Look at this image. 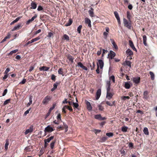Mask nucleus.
<instances>
[{
  "mask_svg": "<svg viewBox=\"0 0 157 157\" xmlns=\"http://www.w3.org/2000/svg\"><path fill=\"white\" fill-rule=\"evenodd\" d=\"M63 124L64 126V128L65 129V132H67V131L68 130V126L66 124H65L64 122H63Z\"/></svg>",
  "mask_w": 157,
  "mask_h": 157,
  "instance_id": "nucleus-38",
  "label": "nucleus"
},
{
  "mask_svg": "<svg viewBox=\"0 0 157 157\" xmlns=\"http://www.w3.org/2000/svg\"><path fill=\"white\" fill-rule=\"evenodd\" d=\"M10 69L9 68H7L4 72V74H7L10 71Z\"/></svg>",
  "mask_w": 157,
  "mask_h": 157,
  "instance_id": "nucleus-56",
  "label": "nucleus"
},
{
  "mask_svg": "<svg viewBox=\"0 0 157 157\" xmlns=\"http://www.w3.org/2000/svg\"><path fill=\"white\" fill-rule=\"evenodd\" d=\"M94 9L92 8H91L90 10H89L88 11L90 15V16L91 17L94 16Z\"/></svg>",
  "mask_w": 157,
  "mask_h": 157,
  "instance_id": "nucleus-22",
  "label": "nucleus"
},
{
  "mask_svg": "<svg viewBox=\"0 0 157 157\" xmlns=\"http://www.w3.org/2000/svg\"><path fill=\"white\" fill-rule=\"evenodd\" d=\"M21 27L20 24H18L17 25L15 26L12 30V31H14L18 29Z\"/></svg>",
  "mask_w": 157,
  "mask_h": 157,
  "instance_id": "nucleus-19",
  "label": "nucleus"
},
{
  "mask_svg": "<svg viewBox=\"0 0 157 157\" xmlns=\"http://www.w3.org/2000/svg\"><path fill=\"white\" fill-rule=\"evenodd\" d=\"M61 114L60 113H59L58 114V115L56 117L57 120H59L60 121H61Z\"/></svg>",
  "mask_w": 157,
  "mask_h": 157,
  "instance_id": "nucleus-50",
  "label": "nucleus"
},
{
  "mask_svg": "<svg viewBox=\"0 0 157 157\" xmlns=\"http://www.w3.org/2000/svg\"><path fill=\"white\" fill-rule=\"evenodd\" d=\"M143 132L144 134L146 135H149V132L148 131V128L146 127L144 128L143 130Z\"/></svg>",
  "mask_w": 157,
  "mask_h": 157,
  "instance_id": "nucleus-23",
  "label": "nucleus"
},
{
  "mask_svg": "<svg viewBox=\"0 0 157 157\" xmlns=\"http://www.w3.org/2000/svg\"><path fill=\"white\" fill-rule=\"evenodd\" d=\"M72 22L73 21L71 19H69L68 22L66 24L65 26H68L70 25L72 23Z\"/></svg>",
  "mask_w": 157,
  "mask_h": 157,
  "instance_id": "nucleus-25",
  "label": "nucleus"
},
{
  "mask_svg": "<svg viewBox=\"0 0 157 157\" xmlns=\"http://www.w3.org/2000/svg\"><path fill=\"white\" fill-rule=\"evenodd\" d=\"M103 35L105 37V38L106 39V38L107 36L108 35V33L107 32H104L103 33Z\"/></svg>",
  "mask_w": 157,
  "mask_h": 157,
  "instance_id": "nucleus-64",
  "label": "nucleus"
},
{
  "mask_svg": "<svg viewBox=\"0 0 157 157\" xmlns=\"http://www.w3.org/2000/svg\"><path fill=\"white\" fill-rule=\"evenodd\" d=\"M82 27V26L81 25H79L78 27L77 30L78 33H80Z\"/></svg>",
  "mask_w": 157,
  "mask_h": 157,
  "instance_id": "nucleus-33",
  "label": "nucleus"
},
{
  "mask_svg": "<svg viewBox=\"0 0 157 157\" xmlns=\"http://www.w3.org/2000/svg\"><path fill=\"white\" fill-rule=\"evenodd\" d=\"M128 146L129 147H131L132 148L133 147V144L132 142L128 144Z\"/></svg>",
  "mask_w": 157,
  "mask_h": 157,
  "instance_id": "nucleus-58",
  "label": "nucleus"
},
{
  "mask_svg": "<svg viewBox=\"0 0 157 157\" xmlns=\"http://www.w3.org/2000/svg\"><path fill=\"white\" fill-rule=\"evenodd\" d=\"M121 100H125L126 99H129L130 98V97L129 96H122L121 98Z\"/></svg>",
  "mask_w": 157,
  "mask_h": 157,
  "instance_id": "nucleus-41",
  "label": "nucleus"
},
{
  "mask_svg": "<svg viewBox=\"0 0 157 157\" xmlns=\"http://www.w3.org/2000/svg\"><path fill=\"white\" fill-rule=\"evenodd\" d=\"M63 37L64 39L66 40H69V37L67 35L64 34L63 35Z\"/></svg>",
  "mask_w": 157,
  "mask_h": 157,
  "instance_id": "nucleus-43",
  "label": "nucleus"
},
{
  "mask_svg": "<svg viewBox=\"0 0 157 157\" xmlns=\"http://www.w3.org/2000/svg\"><path fill=\"white\" fill-rule=\"evenodd\" d=\"M106 135L108 137H110L113 136V133L112 132L107 133H106Z\"/></svg>",
  "mask_w": 157,
  "mask_h": 157,
  "instance_id": "nucleus-46",
  "label": "nucleus"
},
{
  "mask_svg": "<svg viewBox=\"0 0 157 157\" xmlns=\"http://www.w3.org/2000/svg\"><path fill=\"white\" fill-rule=\"evenodd\" d=\"M123 23L124 25L127 24L129 22L127 21V20L125 18H123Z\"/></svg>",
  "mask_w": 157,
  "mask_h": 157,
  "instance_id": "nucleus-57",
  "label": "nucleus"
},
{
  "mask_svg": "<svg viewBox=\"0 0 157 157\" xmlns=\"http://www.w3.org/2000/svg\"><path fill=\"white\" fill-rule=\"evenodd\" d=\"M85 22L86 24H88V26L89 27H91V21L90 19L88 18L85 19Z\"/></svg>",
  "mask_w": 157,
  "mask_h": 157,
  "instance_id": "nucleus-6",
  "label": "nucleus"
},
{
  "mask_svg": "<svg viewBox=\"0 0 157 157\" xmlns=\"http://www.w3.org/2000/svg\"><path fill=\"white\" fill-rule=\"evenodd\" d=\"M110 41H111V43L113 45L114 47V48L116 49H118L117 46L114 40L113 39H111Z\"/></svg>",
  "mask_w": 157,
  "mask_h": 157,
  "instance_id": "nucleus-16",
  "label": "nucleus"
},
{
  "mask_svg": "<svg viewBox=\"0 0 157 157\" xmlns=\"http://www.w3.org/2000/svg\"><path fill=\"white\" fill-rule=\"evenodd\" d=\"M10 33H8L7 35L1 41V43H3L6 41L7 39H9L10 38Z\"/></svg>",
  "mask_w": 157,
  "mask_h": 157,
  "instance_id": "nucleus-18",
  "label": "nucleus"
},
{
  "mask_svg": "<svg viewBox=\"0 0 157 157\" xmlns=\"http://www.w3.org/2000/svg\"><path fill=\"white\" fill-rule=\"evenodd\" d=\"M50 68L48 67H47L46 66H43L41 67H40L39 69L40 71H47Z\"/></svg>",
  "mask_w": 157,
  "mask_h": 157,
  "instance_id": "nucleus-14",
  "label": "nucleus"
},
{
  "mask_svg": "<svg viewBox=\"0 0 157 157\" xmlns=\"http://www.w3.org/2000/svg\"><path fill=\"white\" fill-rule=\"evenodd\" d=\"M108 139V137L106 136H104L102 137L101 139V142H104L105 141Z\"/></svg>",
  "mask_w": 157,
  "mask_h": 157,
  "instance_id": "nucleus-34",
  "label": "nucleus"
},
{
  "mask_svg": "<svg viewBox=\"0 0 157 157\" xmlns=\"http://www.w3.org/2000/svg\"><path fill=\"white\" fill-rule=\"evenodd\" d=\"M98 107L99 110L101 111H102L103 110L104 108L101 105H98Z\"/></svg>",
  "mask_w": 157,
  "mask_h": 157,
  "instance_id": "nucleus-47",
  "label": "nucleus"
},
{
  "mask_svg": "<svg viewBox=\"0 0 157 157\" xmlns=\"http://www.w3.org/2000/svg\"><path fill=\"white\" fill-rule=\"evenodd\" d=\"M58 72L59 74L63 76H64V75L63 73V69L62 68H60L58 70Z\"/></svg>",
  "mask_w": 157,
  "mask_h": 157,
  "instance_id": "nucleus-30",
  "label": "nucleus"
},
{
  "mask_svg": "<svg viewBox=\"0 0 157 157\" xmlns=\"http://www.w3.org/2000/svg\"><path fill=\"white\" fill-rule=\"evenodd\" d=\"M92 64V65H91L90 63H89V64L88 66V67H90V69L91 70H93L95 67V64L94 62H93Z\"/></svg>",
  "mask_w": 157,
  "mask_h": 157,
  "instance_id": "nucleus-28",
  "label": "nucleus"
},
{
  "mask_svg": "<svg viewBox=\"0 0 157 157\" xmlns=\"http://www.w3.org/2000/svg\"><path fill=\"white\" fill-rule=\"evenodd\" d=\"M54 130V129L52 127H51L50 125H48L45 128L44 131L45 132H51Z\"/></svg>",
  "mask_w": 157,
  "mask_h": 157,
  "instance_id": "nucleus-2",
  "label": "nucleus"
},
{
  "mask_svg": "<svg viewBox=\"0 0 157 157\" xmlns=\"http://www.w3.org/2000/svg\"><path fill=\"white\" fill-rule=\"evenodd\" d=\"M109 55L110 59H112L115 56L116 54L114 52L112 51H110L109 53L108 54V56Z\"/></svg>",
  "mask_w": 157,
  "mask_h": 157,
  "instance_id": "nucleus-15",
  "label": "nucleus"
},
{
  "mask_svg": "<svg viewBox=\"0 0 157 157\" xmlns=\"http://www.w3.org/2000/svg\"><path fill=\"white\" fill-rule=\"evenodd\" d=\"M31 9H35L36 8L37 5L34 2H32L31 3Z\"/></svg>",
  "mask_w": 157,
  "mask_h": 157,
  "instance_id": "nucleus-17",
  "label": "nucleus"
},
{
  "mask_svg": "<svg viewBox=\"0 0 157 157\" xmlns=\"http://www.w3.org/2000/svg\"><path fill=\"white\" fill-rule=\"evenodd\" d=\"M55 143V141H53L50 144V146L51 149H52L54 148V144Z\"/></svg>",
  "mask_w": 157,
  "mask_h": 157,
  "instance_id": "nucleus-42",
  "label": "nucleus"
},
{
  "mask_svg": "<svg viewBox=\"0 0 157 157\" xmlns=\"http://www.w3.org/2000/svg\"><path fill=\"white\" fill-rule=\"evenodd\" d=\"M149 74L151 75V79L152 80H153L155 79V75L154 73L151 71H150Z\"/></svg>",
  "mask_w": 157,
  "mask_h": 157,
  "instance_id": "nucleus-26",
  "label": "nucleus"
},
{
  "mask_svg": "<svg viewBox=\"0 0 157 157\" xmlns=\"http://www.w3.org/2000/svg\"><path fill=\"white\" fill-rule=\"evenodd\" d=\"M37 10L38 11H41L43 10V8L40 6H39L38 7Z\"/></svg>",
  "mask_w": 157,
  "mask_h": 157,
  "instance_id": "nucleus-60",
  "label": "nucleus"
},
{
  "mask_svg": "<svg viewBox=\"0 0 157 157\" xmlns=\"http://www.w3.org/2000/svg\"><path fill=\"white\" fill-rule=\"evenodd\" d=\"M101 118V114L96 115L95 116V118L97 119H98L100 120Z\"/></svg>",
  "mask_w": 157,
  "mask_h": 157,
  "instance_id": "nucleus-40",
  "label": "nucleus"
},
{
  "mask_svg": "<svg viewBox=\"0 0 157 157\" xmlns=\"http://www.w3.org/2000/svg\"><path fill=\"white\" fill-rule=\"evenodd\" d=\"M68 106L67 105H65L64 106L63 109H62V112L64 113H66V111H65L66 109H67Z\"/></svg>",
  "mask_w": 157,
  "mask_h": 157,
  "instance_id": "nucleus-45",
  "label": "nucleus"
},
{
  "mask_svg": "<svg viewBox=\"0 0 157 157\" xmlns=\"http://www.w3.org/2000/svg\"><path fill=\"white\" fill-rule=\"evenodd\" d=\"M125 63L126 65L128 66L130 68L131 67V62L129 61H126Z\"/></svg>",
  "mask_w": 157,
  "mask_h": 157,
  "instance_id": "nucleus-32",
  "label": "nucleus"
},
{
  "mask_svg": "<svg viewBox=\"0 0 157 157\" xmlns=\"http://www.w3.org/2000/svg\"><path fill=\"white\" fill-rule=\"evenodd\" d=\"M20 18L21 17H17L15 20L13 21V22L15 23L17 22L19 20Z\"/></svg>",
  "mask_w": 157,
  "mask_h": 157,
  "instance_id": "nucleus-61",
  "label": "nucleus"
},
{
  "mask_svg": "<svg viewBox=\"0 0 157 157\" xmlns=\"http://www.w3.org/2000/svg\"><path fill=\"white\" fill-rule=\"evenodd\" d=\"M101 95V89H98L96 93V99L98 100L99 99Z\"/></svg>",
  "mask_w": 157,
  "mask_h": 157,
  "instance_id": "nucleus-8",
  "label": "nucleus"
},
{
  "mask_svg": "<svg viewBox=\"0 0 157 157\" xmlns=\"http://www.w3.org/2000/svg\"><path fill=\"white\" fill-rule=\"evenodd\" d=\"M31 109V108H30L28 109L25 111L24 113V115H26L27 114H28L29 113V111Z\"/></svg>",
  "mask_w": 157,
  "mask_h": 157,
  "instance_id": "nucleus-52",
  "label": "nucleus"
},
{
  "mask_svg": "<svg viewBox=\"0 0 157 157\" xmlns=\"http://www.w3.org/2000/svg\"><path fill=\"white\" fill-rule=\"evenodd\" d=\"M130 82H125L124 87L126 89H128L130 88V85L129 84Z\"/></svg>",
  "mask_w": 157,
  "mask_h": 157,
  "instance_id": "nucleus-21",
  "label": "nucleus"
},
{
  "mask_svg": "<svg viewBox=\"0 0 157 157\" xmlns=\"http://www.w3.org/2000/svg\"><path fill=\"white\" fill-rule=\"evenodd\" d=\"M56 106V104H53L52 105V106L50 108L48 112L46 114L45 116V118H47L49 116L51 113L52 110L55 108Z\"/></svg>",
  "mask_w": 157,
  "mask_h": 157,
  "instance_id": "nucleus-3",
  "label": "nucleus"
},
{
  "mask_svg": "<svg viewBox=\"0 0 157 157\" xmlns=\"http://www.w3.org/2000/svg\"><path fill=\"white\" fill-rule=\"evenodd\" d=\"M52 97L51 96H47L44 99L42 103L44 105H47L48 102L51 100Z\"/></svg>",
  "mask_w": 157,
  "mask_h": 157,
  "instance_id": "nucleus-1",
  "label": "nucleus"
},
{
  "mask_svg": "<svg viewBox=\"0 0 157 157\" xmlns=\"http://www.w3.org/2000/svg\"><path fill=\"white\" fill-rule=\"evenodd\" d=\"M33 130V126H31L30 128L27 129L25 132V135H27L29 132H31Z\"/></svg>",
  "mask_w": 157,
  "mask_h": 157,
  "instance_id": "nucleus-11",
  "label": "nucleus"
},
{
  "mask_svg": "<svg viewBox=\"0 0 157 157\" xmlns=\"http://www.w3.org/2000/svg\"><path fill=\"white\" fill-rule=\"evenodd\" d=\"M126 53L128 56H130L133 55L132 52L130 49H128L126 51Z\"/></svg>",
  "mask_w": 157,
  "mask_h": 157,
  "instance_id": "nucleus-12",
  "label": "nucleus"
},
{
  "mask_svg": "<svg viewBox=\"0 0 157 157\" xmlns=\"http://www.w3.org/2000/svg\"><path fill=\"white\" fill-rule=\"evenodd\" d=\"M114 15L117 19V20L118 21V23L119 24H121V21H120V19L119 15V14L117 12V11H115L114 12Z\"/></svg>",
  "mask_w": 157,
  "mask_h": 157,
  "instance_id": "nucleus-7",
  "label": "nucleus"
},
{
  "mask_svg": "<svg viewBox=\"0 0 157 157\" xmlns=\"http://www.w3.org/2000/svg\"><path fill=\"white\" fill-rule=\"evenodd\" d=\"M120 151L121 154H123L124 155H125V151L124 149H122Z\"/></svg>",
  "mask_w": 157,
  "mask_h": 157,
  "instance_id": "nucleus-59",
  "label": "nucleus"
},
{
  "mask_svg": "<svg viewBox=\"0 0 157 157\" xmlns=\"http://www.w3.org/2000/svg\"><path fill=\"white\" fill-rule=\"evenodd\" d=\"M32 149V147L31 146H28L26 147L25 150L26 151H31V149Z\"/></svg>",
  "mask_w": 157,
  "mask_h": 157,
  "instance_id": "nucleus-31",
  "label": "nucleus"
},
{
  "mask_svg": "<svg viewBox=\"0 0 157 157\" xmlns=\"http://www.w3.org/2000/svg\"><path fill=\"white\" fill-rule=\"evenodd\" d=\"M114 95L113 93H112L110 92H107L106 98L108 100H110L113 97V95Z\"/></svg>",
  "mask_w": 157,
  "mask_h": 157,
  "instance_id": "nucleus-4",
  "label": "nucleus"
},
{
  "mask_svg": "<svg viewBox=\"0 0 157 157\" xmlns=\"http://www.w3.org/2000/svg\"><path fill=\"white\" fill-rule=\"evenodd\" d=\"M86 104L87 106V109H88V110L89 111H91L92 109V107L90 105V103L87 101H86Z\"/></svg>",
  "mask_w": 157,
  "mask_h": 157,
  "instance_id": "nucleus-13",
  "label": "nucleus"
},
{
  "mask_svg": "<svg viewBox=\"0 0 157 157\" xmlns=\"http://www.w3.org/2000/svg\"><path fill=\"white\" fill-rule=\"evenodd\" d=\"M140 77H134L133 78L132 81L136 84H138L140 82Z\"/></svg>",
  "mask_w": 157,
  "mask_h": 157,
  "instance_id": "nucleus-9",
  "label": "nucleus"
},
{
  "mask_svg": "<svg viewBox=\"0 0 157 157\" xmlns=\"http://www.w3.org/2000/svg\"><path fill=\"white\" fill-rule=\"evenodd\" d=\"M10 99L6 100L4 101V105H5L7 104L8 103H9L10 102Z\"/></svg>",
  "mask_w": 157,
  "mask_h": 157,
  "instance_id": "nucleus-48",
  "label": "nucleus"
},
{
  "mask_svg": "<svg viewBox=\"0 0 157 157\" xmlns=\"http://www.w3.org/2000/svg\"><path fill=\"white\" fill-rule=\"evenodd\" d=\"M33 41L32 40H31L30 41H29L28 42H27L25 45V46H26L27 45H28L29 44H30L33 43Z\"/></svg>",
  "mask_w": 157,
  "mask_h": 157,
  "instance_id": "nucleus-53",
  "label": "nucleus"
},
{
  "mask_svg": "<svg viewBox=\"0 0 157 157\" xmlns=\"http://www.w3.org/2000/svg\"><path fill=\"white\" fill-rule=\"evenodd\" d=\"M77 64L78 67L82 68L83 70L86 71L88 69L87 67L84 66L82 63L79 62Z\"/></svg>",
  "mask_w": 157,
  "mask_h": 157,
  "instance_id": "nucleus-5",
  "label": "nucleus"
},
{
  "mask_svg": "<svg viewBox=\"0 0 157 157\" xmlns=\"http://www.w3.org/2000/svg\"><path fill=\"white\" fill-rule=\"evenodd\" d=\"M40 39V37H37L36 38H35L32 39V40L34 42L37 41L39 40Z\"/></svg>",
  "mask_w": 157,
  "mask_h": 157,
  "instance_id": "nucleus-51",
  "label": "nucleus"
},
{
  "mask_svg": "<svg viewBox=\"0 0 157 157\" xmlns=\"http://www.w3.org/2000/svg\"><path fill=\"white\" fill-rule=\"evenodd\" d=\"M68 59L70 61H71L72 63L73 62L74 58L72 56H68Z\"/></svg>",
  "mask_w": 157,
  "mask_h": 157,
  "instance_id": "nucleus-35",
  "label": "nucleus"
},
{
  "mask_svg": "<svg viewBox=\"0 0 157 157\" xmlns=\"http://www.w3.org/2000/svg\"><path fill=\"white\" fill-rule=\"evenodd\" d=\"M7 89H5L4 90V91L2 93V96H4L6 94H7Z\"/></svg>",
  "mask_w": 157,
  "mask_h": 157,
  "instance_id": "nucleus-54",
  "label": "nucleus"
},
{
  "mask_svg": "<svg viewBox=\"0 0 157 157\" xmlns=\"http://www.w3.org/2000/svg\"><path fill=\"white\" fill-rule=\"evenodd\" d=\"M6 143L5 145V150H7L8 149V146L9 144V142L8 140L7 139L6 140Z\"/></svg>",
  "mask_w": 157,
  "mask_h": 157,
  "instance_id": "nucleus-29",
  "label": "nucleus"
},
{
  "mask_svg": "<svg viewBox=\"0 0 157 157\" xmlns=\"http://www.w3.org/2000/svg\"><path fill=\"white\" fill-rule=\"evenodd\" d=\"M124 26H125L126 27L128 28V29H130L132 28L131 24L130 22H128L127 23V24H126V25H124Z\"/></svg>",
  "mask_w": 157,
  "mask_h": 157,
  "instance_id": "nucleus-24",
  "label": "nucleus"
},
{
  "mask_svg": "<svg viewBox=\"0 0 157 157\" xmlns=\"http://www.w3.org/2000/svg\"><path fill=\"white\" fill-rule=\"evenodd\" d=\"M127 18L129 21H130L131 16L130 13L128 11L127 12Z\"/></svg>",
  "mask_w": 157,
  "mask_h": 157,
  "instance_id": "nucleus-36",
  "label": "nucleus"
},
{
  "mask_svg": "<svg viewBox=\"0 0 157 157\" xmlns=\"http://www.w3.org/2000/svg\"><path fill=\"white\" fill-rule=\"evenodd\" d=\"M109 80H112L114 83L115 82V77L114 75H112L109 77Z\"/></svg>",
  "mask_w": 157,
  "mask_h": 157,
  "instance_id": "nucleus-37",
  "label": "nucleus"
},
{
  "mask_svg": "<svg viewBox=\"0 0 157 157\" xmlns=\"http://www.w3.org/2000/svg\"><path fill=\"white\" fill-rule=\"evenodd\" d=\"M32 98H33L32 96L30 95L29 96V102L31 103L32 104Z\"/></svg>",
  "mask_w": 157,
  "mask_h": 157,
  "instance_id": "nucleus-62",
  "label": "nucleus"
},
{
  "mask_svg": "<svg viewBox=\"0 0 157 157\" xmlns=\"http://www.w3.org/2000/svg\"><path fill=\"white\" fill-rule=\"evenodd\" d=\"M18 51V49H15L13 50H12L9 53V55H11L13 53H16Z\"/></svg>",
  "mask_w": 157,
  "mask_h": 157,
  "instance_id": "nucleus-39",
  "label": "nucleus"
},
{
  "mask_svg": "<svg viewBox=\"0 0 157 157\" xmlns=\"http://www.w3.org/2000/svg\"><path fill=\"white\" fill-rule=\"evenodd\" d=\"M128 129V127L124 126L121 128V131L123 132H127Z\"/></svg>",
  "mask_w": 157,
  "mask_h": 157,
  "instance_id": "nucleus-27",
  "label": "nucleus"
},
{
  "mask_svg": "<svg viewBox=\"0 0 157 157\" xmlns=\"http://www.w3.org/2000/svg\"><path fill=\"white\" fill-rule=\"evenodd\" d=\"M129 45L131 48L134 46V44L132 41L130 40L129 41Z\"/></svg>",
  "mask_w": 157,
  "mask_h": 157,
  "instance_id": "nucleus-49",
  "label": "nucleus"
},
{
  "mask_svg": "<svg viewBox=\"0 0 157 157\" xmlns=\"http://www.w3.org/2000/svg\"><path fill=\"white\" fill-rule=\"evenodd\" d=\"M37 17V15L36 14H35L34 16L32 17L30 20L32 21H33Z\"/></svg>",
  "mask_w": 157,
  "mask_h": 157,
  "instance_id": "nucleus-63",
  "label": "nucleus"
},
{
  "mask_svg": "<svg viewBox=\"0 0 157 157\" xmlns=\"http://www.w3.org/2000/svg\"><path fill=\"white\" fill-rule=\"evenodd\" d=\"M99 67V66L100 69H102L103 68L104 66V62L101 59H99L98 60Z\"/></svg>",
  "mask_w": 157,
  "mask_h": 157,
  "instance_id": "nucleus-10",
  "label": "nucleus"
},
{
  "mask_svg": "<svg viewBox=\"0 0 157 157\" xmlns=\"http://www.w3.org/2000/svg\"><path fill=\"white\" fill-rule=\"evenodd\" d=\"M73 105L74 107L76 109H77L78 107V104L77 103L73 102Z\"/></svg>",
  "mask_w": 157,
  "mask_h": 157,
  "instance_id": "nucleus-44",
  "label": "nucleus"
},
{
  "mask_svg": "<svg viewBox=\"0 0 157 157\" xmlns=\"http://www.w3.org/2000/svg\"><path fill=\"white\" fill-rule=\"evenodd\" d=\"M143 43L146 46L147 45V44L146 43V41H147V37L145 35H144L143 36Z\"/></svg>",
  "mask_w": 157,
  "mask_h": 157,
  "instance_id": "nucleus-20",
  "label": "nucleus"
},
{
  "mask_svg": "<svg viewBox=\"0 0 157 157\" xmlns=\"http://www.w3.org/2000/svg\"><path fill=\"white\" fill-rule=\"evenodd\" d=\"M26 82V79L23 78L22 80L19 83V84H24Z\"/></svg>",
  "mask_w": 157,
  "mask_h": 157,
  "instance_id": "nucleus-55",
  "label": "nucleus"
}]
</instances>
